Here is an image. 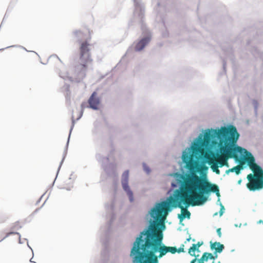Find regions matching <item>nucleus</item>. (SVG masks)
I'll use <instances>...</instances> for the list:
<instances>
[{"instance_id":"obj_1","label":"nucleus","mask_w":263,"mask_h":263,"mask_svg":"<svg viewBox=\"0 0 263 263\" xmlns=\"http://www.w3.org/2000/svg\"><path fill=\"white\" fill-rule=\"evenodd\" d=\"M156 222L154 221L134 243L130 252V256H134L133 263H158V257L161 258L168 252H177L175 247H167L162 243V234L157 231Z\"/></svg>"},{"instance_id":"obj_2","label":"nucleus","mask_w":263,"mask_h":263,"mask_svg":"<svg viewBox=\"0 0 263 263\" xmlns=\"http://www.w3.org/2000/svg\"><path fill=\"white\" fill-rule=\"evenodd\" d=\"M177 182L180 183V189L176 190L174 193V197L168 199V202L162 201L156 204L150 212L152 218L156 221L163 220L168 212L170 205L174 208H179L181 210V214L178 215V218L182 221L185 217L190 218V212L186 209L190 205L192 206L200 205L198 198L194 191L190 189V183L184 175L179 173L175 174Z\"/></svg>"},{"instance_id":"obj_3","label":"nucleus","mask_w":263,"mask_h":263,"mask_svg":"<svg viewBox=\"0 0 263 263\" xmlns=\"http://www.w3.org/2000/svg\"><path fill=\"white\" fill-rule=\"evenodd\" d=\"M239 136V135L234 126L229 127L223 126L220 129H209L205 132L203 139L201 135L199 136V144L202 147H206L211 144H217L219 140L218 147L221 154L217 157L215 156V162L220 167L224 165L228 167V159L234 158L237 160L238 152L245 151L243 148L235 145Z\"/></svg>"},{"instance_id":"obj_4","label":"nucleus","mask_w":263,"mask_h":263,"mask_svg":"<svg viewBox=\"0 0 263 263\" xmlns=\"http://www.w3.org/2000/svg\"><path fill=\"white\" fill-rule=\"evenodd\" d=\"M182 161L185 163V166L190 172L187 175H195L197 173H201L202 171L206 170L208 167L205 165L208 162L214 172L219 175L220 172L218 169L219 166L215 162V155L211 151H208L202 147L198 143H194L191 149L188 152L184 151L182 156Z\"/></svg>"},{"instance_id":"obj_5","label":"nucleus","mask_w":263,"mask_h":263,"mask_svg":"<svg viewBox=\"0 0 263 263\" xmlns=\"http://www.w3.org/2000/svg\"><path fill=\"white\" fill-rule=\"evenodd\" d=\"M190 183L191 191H194L198 198L197 204H202L208 200L206 195L211 192L215 193L218 197L220 196L218 186L210 182L206 178H202L195 175H185Z\"/></svg>"},{"instance_id":"obj_6","label":"nucleus","mask_w":263,"mask_h":263,"mask_svg":"<svg viewBox=\"0 0 263 263\" xmlns=\"http://www.w3.org/2000/svg\"><path fill=\"white\" fill-rule=\"evenodd\" d=\"M91 45L88 41H83L80 42L79 47V61L82 70H85L88 67L89 64L92 62L90 53V47Z\"/></svg>"},{"instance_id":"obj_7","label":"nucleus","mask_w":263,"mask_h":263,"mask_svg":"<svg viewBox=\"0 0 263 263\" xmlns=\"http://www.w3.org/2000/svg\"><path fill=\"white\" fill-rule=\"evenodd\" d=\"M254 175L250 174L247 176L249 182L247 184V187L250 191H255L263 187V171L253 172Z\"/></svg>"},{"instance_id":"obj_8","label":"nucleus","mask_w":263,"mask_h":263,"mask_svg":"<svg viewBox=\"0 0 263 263\" xmlns=\"http://www.w3.org/2000/svg\"><path fill=\"white\" fill-rule=\"evenodd\" d=\"M244 149L245 151L238 153L240 154H246V157L245 159L248 162V164L249 166L250 169L253 172H255V171H261L262 170L261 168L255 163V159L252 154L250 152H248L245 148H244Z\"/></svg>"},{"instance_id":"obj_9","label":"nucleus","mask_w":263,"mask_h":263,"mask_svg":"<svg viewBox=\"0 0 263 263\" xmlns=\"http://www.w3.org/2000/svg\"><path fill=\"white\" fill-rule=\"evenodd\" d=\"M128 176H129V172L128 171H125L122 174V185L124 190L126 192L129 200L131 202H132L134 200L133 199V194L132 191L130 190L129 187L128 185Z\"/></svg>"},{"instance_id":"obj_10","label":"nucleus","mask_w":263,"mask_h":263,"mask_svg":"<svg viewBox=\"0 0 263 263\" xmlns=\"http://www.w3.org/2000/svg\"><path fill=\"white\" fill-rule=\"evenodd\" d=\"M96 96L97 93L93 92L88 100L90 107L94 109H97L98 108L100 103L99 99Z\"/></svg>"},{"instance_id":"obj_11","label":"nucleus","mask_w":263,"mask_h":263,"mask_svg":"<svg viewBox=\"0 0 263 263\" xmlns=\"http://www.w3.org/2000/svg\"><path fill=\"white\" fill-rule=\"evenodd\" d=\"M151 38L146 37L141 40L136 45L135 49L137 51H140L150 41Z\"/></svg>"},{"instance_id":"obj_12","label":"nucleus","mask_w":263,"mask_h":263,"mask_svg":"<svg viewBox=\"0 0 263 263\" xmlns=\"http://www.w3.org/2000/svg\"><path fill=\"white\" fill-rule=\"evenodd\" d=\"M203 245V242H198L196 244H193L189 249V253L193 256L196 257L195 251L199 252V247Z\"/></svg>"},{"instance_id":"obj_13","label":"nucleus","mask_w":263,"mask_h":263,"mask_svg":"<svg viewBox=\"0 0 263 263\" xmlns=\"http://www.w3.org/2000/svg\"><path fill=\"white\" fill-rule=\"evenodd\" d=\"M211 249L212 250H215V254L217 253H221L224 249L223 245L220 244V242H215L214 243H211Z\"/></svg>"},{"instance_id":"obj_14","label":"nucleus","mask_w":263,"mask_h":263,"mask_svg":"<svg viewBox=\"0 0 263 263\" xmlns=\"http://www.w3.org/2000/svg\"><path fill=\"white\" fill-rule=\"evenodd\" d=\"M201 257H203V260L204 261H207L208 259H212L213 260H215V257L214 255L210 253L205 252L203 254Z\"/></svg>"},{"instance_id":"obj_15","label":"nucleus","mask_w":263,"mask_h":263,"mask_svg":"<svg viewBox=\"0 0 263 263\" xmlns=\"http://www.w3.org/2000/svg\"><path fill=\"white\" fill-rule=\"evenodd\" d=\"M242 169V166L241 165H237L236 166L233 167L232 168H230L226 171V173L228 174L229 172H235L237 175H238L240 173V170Z\"/></svg>"},{"instance_id":"obj_16","label":"nucleus","mask_w":263,"mask_h":263,"mask_svg":"<svg viewBox=\"0 0 263 263\" xmlns=\"http://www.w3.org/2000/svg\"><path fill=\"white\" fill-rule=\"evenodd\" d=\"M73 34L76 37H81L82 32L80 30H76L75 31H74Z\"/></svg>"},{"instance_id":"obj_17","label":"nucleus","mask_w":263,"mask_h":263,"mask_svg":"<svg viewBox=\"0 0 263 263\" xmlns=\"http://www.w3.org/2000/svg\"><path fill=\"white\" fill-rule=\"evenodd\" d=\"M16 234V233H15V232H9V233H7L6 234V236L3 238V239H2V240L4 239L5 238H6V237L9 236L11 234Z\"/></svg>"},{"instance_id":"obj_18","label":"nucleus","mask_w":263,"mask_h":263,"mask_svg":"<svg viewBox=\"0 0 263 263\" xmlns=\"http://www.w3.org/2000/svg\"><path fill=\"white\" fill-rule=\"evenodd\" d=\"M184 245H182V247L179 248L178 249H177V251L178 253H180L181 252H184V248H183Z\"/></svg>"},{"instance_id":"obj_19","label":"nucleus","mask_w":263,"mask_h":263,"mask_svg":"<svg viewBox=\"0 0 263 263\" xmlns=\"http://www.w3.org/2000/svg\"><path fill=\"white\" fill-rule=\"evenodd\" d=\"M217 233L219 237L221 236V229L218 228L217 229Z\"/></svg>"},{"instance_id":"obj_20","label":"nucleus","mask_w":263,"mask_h":263,"mask_svg":"<svg viewBox=\"0 0 263 263\" xmlns=\"http://www.w3.org/2000/svg\"><path fill=\"white\" fill-rule=\"evenodd\" d=\"M144 169L146 173H149V172H150V170L149 169V168H148V167H146V166H144Z\"/></svg>"},{"instance_id":"obj_21","label":"nucleus","mask_w":263,"mask_h":263,"mask_svg":"<svg viewBox=\"0 0 263 263\" xmlns=\"http://www.w3.org/2000/svg\"><path fill=\"white\" fill-rule=\"evenodd\" d=\"M203 257H201L198 260V263H204V261L203 260Z\"/></svg>"},{"instance_id":"obj_22","label":"nucleus","mask_w":263,"mask_h":263,"mask_svg":"<svg viewBox=\"0 0 263 263\" xmlns=\"http://www.w3.org/2000/svg\"><path fill=\"white\" fill-rule=\"evenodd\" d=\"M221 210H220V215H222V213H223L222 210L224 209V206L222 204H221Z\"/></svg>"},{"instance_id":"obj_23","label":"nucleus","mask_w":263,"mask_h":263,"mask_svg":"<svg viewBox=\"0 0 263 263\" xmlns=\"http://www.w3.org/2000/svg\"><path fill=\"white\" fill-rule=\"evenodd\" d=\"M196 261H197V258L196 257L195 258H194V259H193L191 261V263H195Z\"/></svg>"},{"instance_id":"obj_24","label":"nucleus","mask_w":263,"mask_h":263,"mask_svg":"<svg viewBox=\"0 0 263 263\" xmlns=\"http://www.w3.org/2000/svg\"><path fill=\"white\" fill-rule=\"evenodd\" d=\"M82 112H81L80 116L77 118V119L78 120L79 119H80L81 118V117L82 116Z\"/></svg>"},{"instance_id":"obj_25","label":"nucleus","mask_w":263,"mask_h":263,"mask_svg":"<svg viewBox=\"0 0 263 263\" xmlns=\"http://www.w3.org/2000/svg\"><path fill=\"white\" fill-rule=\"evenodd\" d=\"M263 223V221H262V220H260L258 222V223Z\"/></svg>"},{"instance_id":"obj_26","label":"nucleus","mask_w":263,"mask_h":263,"mask_svg":"<svg viewBox=\"0 0 263 263\" xmlns=\"http://www.w3.org/2000/svg\"><path fill=\"white\" fill-rule=\"evenodd\" d=\"M190 239H191V237H190V238H187V239H186V241H189L190 240Z\"/></svg>"},{"instance_id":"obj_27","label":"nucleus","mask_w":263,"mask_h":263,"mask_svg":"<svg viewBox=\"0 0 263 263\" xmlns=\"http://www.w3.org/2000/svg\"><path fill=\"white\" fill-rule=\"evenodd\" d=\"M214 257H215V259L217 257V255L216 254L215 256H214Z\"/></svg>"},{"instance_id":"obj_28","label":"nucleus","mask_w":263,"mask_h":263,"mask_svg":"<svg viewBox=\"0 0 263 263\" xmlns=\"http://www.w3.org/2000/svg\"><path fill=\"white\" fill-rule=\"evenodd\" d=\"M81 106H82V108H84V106H83V104H81Z\"/></svg>"},{"instance_id":"obj_29","label":"nucleus","mask_w":263,"mask_h":263,"mask_svg":"<svg viewBox=\"0 0 263 263\" xmlns=\"http://www.w3.org/2000/svg\"><path fill=\"white\" fill-rule=\"evenodd\" d=\"M72 120H73L74 117H73V116H72Z\"/></svg>"},{"instance_id":"obj_30","label":"nucleus","mask_w":263,"mask_h":263,"mask_svg":"<svg viewBox=\"0 0 263 263\" xmlns=\"http://www.w3.org/2000/svg\"><path fill=\"white\" fill-rule=\"evenodd\" d=\"M218 263H220V261H218Z\"/></svg>"},{"instance_id":"obj_31","label":"nucleus","mask_w":263,"mask_h":263,"mask_svg":"<svg viewBox=\"0 0 263 263\" xmlns=\"http://www.w3.org/2000/svg\"><path fill=\"white\" fill-rule=\"evenodd\" d=\"M212 263H214V261H213Z\"/></svg>"}]
</instances>
